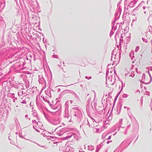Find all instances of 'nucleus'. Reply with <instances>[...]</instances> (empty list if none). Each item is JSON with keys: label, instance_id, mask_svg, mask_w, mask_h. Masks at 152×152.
Wrapping results in <instances>:
<instances>
[{"label": "nucleus", "instance_id": "1", "mask_svg": "<svg viewBox=\"0 0 152 152\" xmlns=\"http://www.w3.org/2000/svg\"><path fill=\"white\" fill-rule=\"evenodd\" d=\"M111 137V135L107 139V140H110Z\"/></svg>", "mask_w": 152, "mask_h": 152}, {"label": "nucleus", "instance_id": "2", "mask_svg": "<svg viewBox=\"0 0 152 152\" xmlns=\"http://www.w3.org/2000/svg\"><path fill=\"white\" fill-rule=\"evenodd\" d=\"M112 141H108L107 142V144H108L110 142H112Z\"/></svg>", "mask_w": 152, "mask_h": 152}]
</instances>
